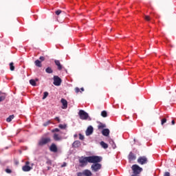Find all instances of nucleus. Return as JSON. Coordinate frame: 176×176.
<instances>
[{"label": "nucleus", "mask_w": 176, "mask_h": 176, "mask_svg": "<svg viewBox=\"0 0 176 176\" xmlns=\"http://www.w3.org/2000/svg\"><path fill=\"white\" fill-rule=\"evenodd\" d=\"M78 162L80 167L87 166V163H101L102 162V157L92 155L89 157H83L79 158Z\"/></svg>", "instance_id": "f257e3e1"}, {"label": "nucleus", "mask_w": 176, "mask_h": 176, "mask_svg": "<svg viewBox=\"0 0 176 176\" xmlns=\"http://www.w3.org/2000/svg\"><path fill=\"white\" fill-rule=\"evenodd\" d=\"M132 171H133V175H138V174H141L142 172V168L140 167V166L137 164H134L131 167Z\"/></svg>", "instance_id": "f03ea898"}, {"label": "nucleus", "mask_w": 176, "mask_h": 176, "mask_svg": "<svg viewBox=\"0 0 176 176\" xmlns=\"http://www.w3.org/2000/svg\"><path fill=\"white\" fill-rule=\"evenodd\" d=\"M101 167H102V165L101 164H99L98 162H94L91 166V169L92 171H94V173H97V171L101 170Z\"/></svg>", "instance_id": "7ed1b4c3"}, {"label": "nucleus", "mask_w": 176, "mask_h": 176, "mask_svg": "<svg viewBox=\"0 0 176 176\" xmlns=\"http://www.w3.org/2000/svg\"><path fill=\"white\" fill-rule=\"evenodd\" d=\"M78 115L80 116V119H82V120H87L89 118V114L83 110H80Z\"/></svg>", "instance_id": "20e7f679"}, {"label": "nucleus", "mask_w": 176, "mask_h": 176, "mask_svg": "<svg viewBox=\"0 0 176 176\" xmlns=\"http://www.w3.org/2000/svg\"><path fill=\"white\" fill-rule=\"evenodd\" d=\"M52 140L50 138H42L39 142H38V145L39 146H43V145H46V144H48V142H50Z\"/></svg>", "instance_id": "39448f33"}, {"label": "nucleus", "mask_w": 176, "mask_h": 176, "mask_svg": "<svg viewBox=\"0 0 176 176\" xmlns=\"http://www.w3.org/2000/svg\"><path fill=\"white\" fill-rule=\"evenodd\" d=\"M138 163L139 164H146L148 163V158L146 156L139 157L138 159Z\"/></svg>", "instance_id": "423d86ee"}, {"label": "nucleus", "mask_w": 176, "mask_h": 176, "mask_svg": "<svg viewBox=\"0 0 176 176\" xmlns=\"http://www.w3.org/2000/svg\"><path fill=\"white\" fill-rule=\"evenodd\" d=\"M22 170L23 171H24L25 173H27L28 171H31V170H32V167L30 166V162L27 161L25 162V166H23L22 167Z\"/></svg>", "instance_id": "0eeeda50"}, {"label": "nucleus", "mask_w": 176, "mask_h": 176, "mask_svg": "<svg viewBox=\"0 0 176 176\" xmlns=\"http://www.w3.org/2000/svg\"><path fill=\"white\" fill-rule=\"evenodd\" d=\"M61 82H63V80H61L60 77H58V76H54V82L53 83H54V86H60Z\"/></svg>", "instance_id": "6e6552de"}, {"label": "nucleus", "mask_w": 176, "mask_h": 176, "mask_svg": "<svg viewBox=\"0 0 176 176\" xmlns=\"http://www.w3.org/2000/svg\"><path fill=\"white\" fill-rule=\"evenodd\" d=\"M50 151L51 152H54V153H56V152L58 151V148H57V146L56 144L52 143L51 146H50Z\"/></svg>", "instance_id": "1a4fd4ad"}, {"label": "nucleus", "mask_w": 176, "mask_h": 176, "mask_svg": "<svg viewBox=\"0 0 176 176\" xmlns=\"http://www.w3.org/2000/svg\"><path fill=\"white\" fill-rule=\"evenodd\" d=\"M128 159H129V162H133V161L135 160V159H137V157L135 156V155L134 153H133V152H130L128 155Z\"/></svg>", "instance_id": "9d476101"}, {"label": "nucleus", "mask_w": 176, "mask_h": 176, "mask_svg": "<svg viewBox=\"0 0 176 176\" xmlns=\"http://www.w3.org/2000/svg\"><path fill=\"white\" fill-rule=\"evenodd\" d=\"M60 102L63 104V109H67L68 108V102H67V100L62 98Z\"/></svg>", "instance_id": "9b49d317"}, {"label": "nucleus", "mask_w": 176, "mask_h": 176, "mask_svg": "<svg viewBox=\"0 0 176 176\" xmlns=\"http://www.w3.org/2000/svg\"><path fill=\"white\" fill-rule=\"evenodd\" d=\"M93 126H88L87 131H86V135H91L93 134Z\"/></svg>", "instance_id": "f8f14e48"}, {"label": "nucleus", "mask_w": 176, "mask_h": 176, "mask_svg": "<svg viewBox=\"0 0 176 176\" xmlns=\"http://www.w3.org/2000/svg\"><path fill=\"white\" fill-rule=\"evenodd\" d=\"M53 138L54 141H61V140H63V138L61 137V135H58V133H54Z\"/></svg>", "instance_id": "ddd939ff"}, {"label": "nucleus", "mask_w": 176, "mask_h": 176, "mask_svg": "<svg viewBox=\"0 0 176 176\" xmlns=\"http://www.w3.org/2000/svg\"><path fill=\"white\" fill-rule=\"evenodd\" d=\"M54 63H55L56 65L58 66V69L59 71H61L63 69V65H61V63H60V60H55Z\"/></svg>", "instance_id": "4468645a"}, {"label": "nucleus", "mask_w": 176, "mask_h": 176, "mask_svg": "<svg viewBox=\"0 0 176 176\" xmlns=\"http://www.w3.org/2000/svg\"><path fill=\"white\" fill-rule=\"evenodd\" d=\"M80 145H81L80 141H79V140H76L72 144L73 148H79V146H80Z\"/></svg>", "instance_id": "2eb2a0df"}, {"label": "nucleus", "mask_w": 176, "mask_h": 176, "mask_svg": "<svg viewBox=\"0 0 176 176\" xmlns=\"http://www.w3.org/2000/svg\"><path fill=\"white\" fill-rule=\"evenodd\" d=\"M5 98H6V94L0 91V102H2V101H5Z\"/></svg>", "instance_id": "dca6fc26"}, {"label": "nucleus", "mask_w": 176, "mask_h": 176, "mask_svg": "<svg viewBox=\"0 0 176 176\" xmlns=\"http://www.w3.org/2000/svg\"><path fill=\"white\" fill-rule=\"evenodd\" d=\"M109 129H104L102 131V135H104V137H108V135H109Z\"/></svg>", "instance_id": "f3484780"}, {"label": "nucleus", "mask_w": 176, "mask_h": 176, "mask_svg": "<svg viewBox=\"0 0 176 176\" xmlns=\"http://www.w3.org/2000/svg\"><path fill=\"white\" fill-rule=\"evenodd\" d=\"M34 64L36 67H38V68L42 67V62L38 59L34 61Z\"/></svg>", "instance_id": "a211bd4d"}, {"label": "nucleus", "mask_w": 176, "mask_h": 176, "mask_svg": "<svg viewBox=\"0 0 176 176\" xmlns=\"http://www.w3.org/2000/svg\"><path fill=\"white\" fill-rule=\"evenodd\" d=\"M83 174L85 176H91V171L86 169L83 171Z\"/></svg>", "instance_id": "6ab92c4d"}, {"label": "nucleus", "mask_w": 176, "mask_h": 176, "mask_svg": "<svg viewBox=\"0 0 176 176\" xmlns=\"http://www.w3.org/2000/svg\"><path fill=\"white\" fill-rule=\"evenodd\" d=\"M13 119H14V115H11L6 119V122H8V123H10Z\"/></svg>", "instance_id": "aec40b11"}, {"label": "nucleus", "mask_w": 176, "mask_h": 176, "mask_svg": "<svg viewBox=\"0 0 176 176\" xmlns=\"http://www.w3.org/2000/svg\"><path fill=\"white\" fill-rule=\"evenodd\" d=\"M100 145L102 148H104V149H107L108 148V144L105 143L104 141L100 142Z\"/></svg>", "instance_id": "412c9836"}, {"label": "nucleus", "mask_w": 176, "mask_h": 176, "mask_svg": "<svg viewBox=\"0 0 176 176\" xmlns=\"http://www.w3.org/2000/svg\"><path fill=\"white\" fill-rule=\"evenodd\" d=\"M109 144H111L113 149H115L116 148V144H115V142L112 139L109 140Z\"/></svg>", "instance_id": "4be33fe9"}, {"label": "nucleus", "mask_w": 176, "mask_h": 176, "mask_svg": "<svg viewBox=\"0 0 176 176\" xmlns=\"http://www.w3.org/2000/svg\"><path fill=\"white\" fill-rule=\"evenodd\" d=\"M45 72H47V74H53V69L52 67H48L45 69Z\"/></svg>", "instance_id": "5701e85b"}, {"label": "nucleus", "mask_w": 176, "mask_h": 176, "mask_svg": "<svg viewBox=\"0 0 176 176\" xmlns=\"http://www.w3.org/2000/svg\"><path fill=\"white\" fill-rule=\"evenodd\" d=\"M101 116L102 118H107L108 116V113L107 112V111L104 110L101 112Z\"/></svg>", "instance_id": "b1692460"}, {"label": "nucleus", "mask_w": 176, "mask_h": 176, "mask_svg": "<svg viewBox=\"0 0 176 176\" xmlns=\"http://www.w3.org/2000/svg\"><path fill=\"white\" fill-rule=\"evenodd\" d=\"M106 125L105 124L100 123L99 125L98 126V128L99 130H101L102 129H105Z\"/></svg>", "instance_id": "393cba45"}, {"label": "nucleus", "mask_w": 176, "mask_h": 176, "mask_svg": "<svg viewBox=\"0 0 176 176\" xmlns=\"http://www.w3.org/2000/svg\"><path fill=\"white\" fill-rule=\"evenodd\" d=\"M10 71H14V63L12 62L10 63Z\"/></svg>", "instance_id": "a878e982"}, {"label": "nucleus", "mask_w": 176, "mask_h": 176, "mask_svg": "<svg viewBox=\"0 0 176 176\" xmlns=\"http://www.w3.org/2000/svg\"><path fill=\"white\" fill-rule=\"evenodd\" d=\"M30 83L32 86H36V82L34 79L30 80Z\"/></svg>", "instance_id": "bb28decb"}, {"label": "nucleus", "mask_w": 176, "mask_h": 176, "mask_svg": "<svg viewBox=\"0 0 176 176\" xmlns=\"http://www.w3.org/2000/svg\"><path fill=\"white\" fill-rule=\"evenodd\" d=\"M47 96H49V92H47V91L44 92L43 96V100H45L47 97Z\"/></svg>", "instance_id": "cd10ccee"}, {"label": "nucleus", "mask_w": 176, "mask_h": 176, "mask_svg": "<svg viewBox=\"0 0 176 176\" xmlns=\"http://www.w3.org/2000/svg\"><path fill=\"white\" fill-rule=\"evenodd\" d=\"M144 20H146V21H151V16L146 15L144 16Z\"/></svg>", "instance_id": "c85d7f7f"}, {"label": "nucleus", "mask_w": 176, "mask_h": 176, "mask_svg": "<svg viewBox=\"0 0 176 176\" xmlns=\"http://www.w3.org/2000/svg\"><path fill=\"white\" fill-rule=\"evenodd\" d=\"M58 127H59V129H66L67 125L60 124H59Z\"/></svg>", "instance_id": "c756f323"}, {"label": "nucleus", "mask_w": 176, "mask_h": 176, "mask_svg": "<svg viewBox=\"0 0 176 176\" xmlns=\"http://www.w3.org/2000/svg\"><path fill=\"white\" fill-rule=\"evenodd\" d=\"M58 132H60V129H58V128H56L52 130V133H58Z\"/></svg>", "instance_id": "7c9ffc66"}, {"label": "nucleus", "mask_w": 176, "mask_h": 176, "mask_svg": "<svg viewBox=\"0 0 176 176\" xmlns=\"http://www.w3.org/2000/svg\"><path fill=\"white\" fill-rule=\"evenodd\" d=\"M63 11H61V10H58L55 12V14L57 15V16H59V14H61V12Z\"/></svg>", "instance_id": "2f4dec72"}, {"label": "nucleus", "mask_w": 176, "mask_h": 176, "mask_svg": "<svg viewBox=\"0 0 176 176\" xmlns=\"http://www.w3.org/2000/svg\"><path fill=\"white\" fill-rule=\"evenodd\" d=\"M166 122H167V119L163 118L162 120L161 124L163 126V124H164V123H166Z\"/></svg>", "instance_id": "473e14b6"}, {"label": "nucleus", "mask_w": 176, "mask_h": 176, "mask_svg": "<svg viewBox=\"0 0 176 176\" xmlns=\"http://www.w3.org/2000/svg\"><path fill=\"white\" fill-rule=\"evenodd\" d=\"M46 164H47L48 166H52V160H47Z\"/></svg>", "instance_id": "72a5a7b5"}, {"label": "nucleus", "mask_w": 176, "mask_h": 176, "mask_svg": "<svg viewBox=\"0 0 176 176\" xmlns=\"http://www.w3.org/2000/svg\"><path fill=\"white\" fill-rule=\"evenodd\" d=\"M49 124H50V121H47V122H45L43 125L44 126V127H46L49 126Z\"/></svg>", "instance_id": "f704fd0d"}, {"label": "nucleus", "mask_w": 176, "mask_h": 176, "mask_svg": "<svg viewBox=\"0 0 176 176\" xmlns=\"http://www.w3.org/2000/svg\"><path fill=\"white\" fill-rule=\"evenodd\" d=\"M79 140H81L82 141H83V140H85V136H83L82 134H79Z\"/></svg>", "instance_id": "c9c22d12"}, {"label": "nucleus", "mask_w": 176, "mask_h": 176, "mask_svg": "<svg viewBox=\"0 0 176 176\" xmlns=\"http://www.w3.org/2000/svg\"><path fill=\"white\" fill-rule=\"evenodd\" d=\"M6 173H7L8 174H11L12 170L7 168V169H6Z\"/></svg>", "instance_id": "e433bc0d"}, {"label": "nucleus", "mask_w": 176, "mask_h": 176, "mask_svg": "<svg viewBox=\"0 0 176 176\" xmlns=\"http://www.w3.org/2000/svg\"><path fill=\"white\" fill-rule=\"evenodd\" d=\"M54 119H55V120H57V122L58 123H60L61 122V120H60V118H58V117H56Z\"/></svg>", "instance_id": "4c0bfd02"}, {"label": "nucleus", "mask_w": 176, "mask_h": 176, "mask_svg": "<svg viewBox=\"0 0 176 176\" xmlns=\"http://www.w3.org/2000/svg\"><path fill=\"white\" fill-rule=\"evenodd\" d=\"M39 60H41V61H45V57L44 56H40Z\"/></svg>", "instance_id": "58836bf2"}, {"label": "nucleus", "mask_w": 176, "mask_h": 176, "mask_svg": "<svg viewBox=\"0 0 176 176\" xmlns=\"http://www.w3.org/2000/svg\"><path fill=\"white\" fill-rule=\"evenodd\" d=\"M75 91H76V93H79V91H80V89L79 88L76 87L75 89Z\"/></svg>", "instance_id": "ea45409f"}, {"label": "nucleus", "mask_w": 176, "mask_h": 176, "mask_svg": "<svg viewBox=\"0 0 176 176\" xmlns=\"http://www.w3.org/2000/svg\"><path fill=\"white\" fill-rule=\"evenodd\" d=\"M84 175V174H83V172L82 173H77V176H83Z\"/></svg>", "instance_id": "a19ab883"}, {"label": "nucleus", "mask_w": 176, "mask_h": 176, "mask_svg": "<svg viewBox=\"0 0 176 176\" xmlns=\"http://www.w3.org/2000/svg\"><path fill=\"white\" fill-rule=\"evenodd\" d=\"M164 176H170V173L168 172H166Z\"/></svg>", "instance_id": "79ce46f5"}, {"label": "nucleus", "mask_w": 176, "mask_h": 176, "mask_svg": "<svg viewBox=\"0 0 176 176\" xmlns=\"http://www.w3.org/2000/svg\"><path fill=\"white\" fill-rule=\"evenodd\" d=\"M171 123H172L173 126H174V124H175V121L174 120H173Z\"/></svg>", "instance_id": "37998d69"}, {"label": "nucleus", "mask_w": 176, "mask_h": 176, "mask_svg": "<svg viewBox=\"0 0 176 176\" xmlns=\"http://www.w3.org/2000/svg\"><path fill=\"white\" fill-rule=\"evenodd\" d=\"M47 170H50V168H52L50 166H47Z\"/></svg>", "instance_id": "c03bdc74"}, {"label": "nucleus", "mask_w": 176, "mask_h": 176, "mask_svg": "<svg viewBox=\"0 0 176 176\" xmlns=\"http://www.w3.org/2000/svg\"><path fill=\"white\" fill-rule=\"evenodd\" d=\"M80 90H81V91H85V89H83V88H81Z\"/></svg>", "instance_id": "a18cd8bd"}, {"label": "nucleus", "mask_w": 176, "mask_h": 176, "mask_svg": "<svg viewBox=\"0 0 176 176\" xmlns=\"http://www.w3.org/2000/svg\"><path fill=\"white\" fill-rule=\"evenodd\" d=\"M34 80H35L36 82H38V80H39V79L36 78Z\"/></svg>", "instance_id": "49530a36"}]
</instances>
